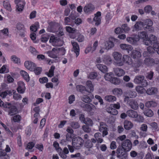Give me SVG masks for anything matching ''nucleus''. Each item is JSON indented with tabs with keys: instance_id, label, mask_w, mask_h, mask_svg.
<instances>
[{
	"instance_id": "nucleus-55",
	"label": "nucleus",
	"mask_w": 159,
	"mask_h": 159,
	"mask_svg": "<svg viewBox=\"0 0 159 159\" xmlns=\"http://www.w3.org/2000/svg\"><path fill=\"white\" fill-rule=\"evenodd\" d=\"M29 50L31 53L34 55H36L38 53V52L36 50L35 48L32 46L30 47Z\"/></svg>"
},
{
	"instance_id": "nucleus-47",
	"label": "nucleus",
	"mask_w": 159,
	"mask_h": 159,
	"mask_svg": "<svg viewBox=\"0 0 159 159\" xmlns=\"http://www.w3.org/2000/svg\"><path fill=\"white\" fill-rule=\"evenodd\" d=\"M110 82L115 84L118 85L120 83V81L117 78L113 77Z\"/></svg>"
},
{
	"instance_id": "nucleus-43",
	"label": "nucleus",
	"mask_w": 159,
	"mask_h": 159,
	"mask_svg": "<svg viewBox=\"0 0 159 159\" xmlns=\"http://www.w3.org/2000/svg\"><path fill=\"white\" fill-rule=\"evenodd\" d=\"M55 68V66H52L49 70V73L47 72L46 73L48 77H51L54 75V71Z\"/></svg>"
},
{
	"instance_id": "nucleus-24",
	"label": "nucleus",
	"mask_w": 159,
	"mask_h": 159,
	"mask_svg": "<svg viewBox=\"0 0 159 159\" xmlns=\"http://www.w3.org/2000/svg\"><path fill=\"white\" fill-rule=\"evenodd\" d=\"M124 127L126 130H129L133 127V123L130 121L125 120L124 122Z\"/></svg>"
},
{
	"instance_id": "nucleus-9",
	"label": "nucleus",
	"mask_w": 159,
	"mask_h": 159,
	"mask_svg": "<svg viewBox=\"0 0 159 159\" xmlns=\"http://www.w3.org/2000/svg\"><path fill=\"white\" fill-rule=\"evenodd\" d=\"M49 42L52 43V45L54 46H61L63 44V42L60 40L59 38L55 37L54 36H52L51 37Z\"/></svg>"
},
{
	"instance_id": "nucleus-52",
	"label": "nucleus",
	"mask_w": 159,
	"mask_h": 159,
	"mask_svg": "<svg viewBox=\"0 0 159 159\" xmlns=\"http://www.w3.org/2000/svg\"><path fill=\"white\" fill-rule=\"evenodd\" d=\"M13 91L14 92L13 95V98L16 100L20 99L22 98L21 95L18 93H16V92H14V90H13Z\"/></svg>"
},
{
	"instance_id": "nucleus-56",
	"label": "nucleus",
	"mask_w": 159,
	"mask_h": 159,
	"mask_svg": "<svg viewBox=\"0 0 159 159\" xmlns=\"http://www.w3.org/2000/svg\"><path fill=\"white\" fill-rule=\"evenodd\" d=\"M70 126L74 129H78L80 126L79 123L76 122H72L70 123Z\"/></svg>"
},
{
	"instance_id": "nucleus-42",
	"label": "nucleus",
	"mask_w": 159,
	"mask_h": 159,
	"mask_svg": "<svg viewBox=\"0 0 159 159\" xmlns=\"http://www.w3.org/2000/svg\"><path fill=\"white\" fill-rule=\"evenodd\" d=\"M81 100L86 103H90L92 102V99L87 95H84L81 98Z\"/></svg>"
},
{
	"instance_id": "nucleus-28",
	"label": "nucleus",
	"mask_w": 159,
	"mask_h": 159,
	"mask_svg": "<svg viewBox=\"0 0 159 159\" xmlns=\"http://www.w3.org/2000/svg\"><path fill=\"white\" fill-rule=\"evenodd\" d=\"M113 94L118 96H120L122 94V90L120 88H116L113 89L112 90Z\"/></svg>"
},
{
	"instance_id": "nucleus-20",
	"label": "nucleus",
	"mask_w": 159,
	"mask_h": 159,
	"mask_svg": "<svg viewBox=\"0 0 159 159\" xmlns=\"http://www.w3.org/2000/svg\"><path fill=\"white\" fill-rule=\"evenodd\" d=\"M95 16L93 18V20L96 22L95 25H98L100 23L101 13L100 11H98L95 14Z\"/></svg>"
},
{
	"instance_id": "nucleus-31",
	"label": "nucleus",
	"mask_w": 159,
	"mask_h": 159,
	"mask_svg": "<svg viewBox=\"0 0 159 159\" xmlns=\"http://www.w3.org/2000/svg\"><path fill=\"white\" fill-rule=\"evenodd\" d=\"M144 25V24L143 22L141 21L137 22L134 25V27L136 30H139Z\"/></svg>"
},
{
	"instance_id": "nucleus-53",
	"label": "nucleus",
	"mask_w": 159,
	"mask_h": 159,
	"mask_svg": "<svg viewBox=\"0 0 159 159\" xmlns=\"http://www.w3.org/2000/svg\"><path fill=\"white\" fill-rule=\"evenodd\" d=\"M16 28L17 29L20 31H25V28L24 25L20 23H18L17 25Z\"/></svg>"
},
{
	"instance_id": "nucleus-58",
	"label": "nucleus",
	"mask_w": 159,
	"mask_h": 159,
	"mask_svg": "<svg viewBox=\"0 0 159 159\" xmlns=\"http://www.w3.org/2000/svg\"><path fill=\"white\" fill-rule=\"evenodd\" d=\"M11 59L12 61H13L16 63H20V59L17 58L15 55H13L11 57Z\"/></svg>"
},
{
	"instance_id": "nucleus-36",
	"label": "nucleus",
	"mask_w": 159,
	"mask_h": 159,
	"mask_svg": "<svg viewBox=\"0 0 159 159\" xmlns=\"http://www.w3.org/2000/svg\"><path fill=\"white\" fill-rule=\"evenodd\" d=\"M144 63L147 65L155 63V60L152 58L148 57L146 58L144 60Z\"/></svg>"
},
{
	"instance_id": "nucleus-10",
	"label": "nucleus",
	"mask_w": 159,
	"mask_h": 159,
	"mask_svg": "<svg viewBox=\"0 0 159 159\" xmlns=\"http://www.w3.org/2000/svg\"><path fill=\"white\" fill-rule=\"evenodd\" d=\"M15 3L16 4L17 11L19 12H22L25 4V2L22 0H15Z\"/></svg>"
},
{
	"instance_id": "nucleus-60",
	"label": "nucleus",
	"mask_w": 159,
	"mask_h": 159,
	"mask_svg": "<svg viewBox=\"0 0 159 159\" xmlns=\"http://www.w3.org/2000/svg\"><path fill=\"white\" fill-rule=\"evenodd\" d=\"M57 50H58V54L60 53L62 55H64L65 53L66 50L63 47L57 48Z\"/></svg>"
},
{
	"instance_id": "nucleus-30",
	"label": "nucleus",
	"mask_w": 159,
	"mask_h": 159,
	"mask_svg": "<svg viewBox=\"0 0 159 159\" xmlns=\"http://www.w3.org/2000/svg\"><path fill=\"white\" fill-rule=\"evenodd\" d=\"M135 61L132 62V66L135 68L139 67L142 64V61L140 59H137Z\"/></svg>"
},
{
	"instance_id": "nucleus-22",
	"label": "nucleus",
	"mask_w": 159,
	"mask_h": 159,
	"mask_svg": "<svg viewBox=\"0 0 159 159\" xmlns=\"http://www.w3.org/2000/svg\"><path fill=\"white\" fill-rule=\"evenodd\" d=\"M122 62H123V65L124 63H126L129 65H130L132 63L131 57L126 55H123L122 59Z\"/></svg>"
},
{
	"instance_id": "nucleus-38",
	"label": "nucleus",
	"mask_w": 159,
	"mask_h": 159,
	"mask_svg": "<svg viewBox=\"0 0 159 159\" xmlns=\"http://www.w3.org/2000/svg\"><path fill=\"white\" fill-rule=\"evenodd\" d=\"M77 90L80 92H83L84 91H86L88 92H89L88 90L86 89L85 86L81 85H78L76 87Z\"/></svg>"
},
{
	"instance_id": "nucleus-62",
	"label": "nucleus",
	"mask_w": 159,
	"mask_h": 159,
	"mask_svg": "<svg viewBox=\"0 0 159 159\" xmlns=\"http://www.w3.org/2000/svg\"><path fill=\"white\" fill-rule=\"evenodd\" d=\"M97 76V74L96 73L93 72L90 73L89 75V78L90 79H94Z\"/></svg>"
},
{
	"instance_id": "nucleus-8",
	"label": "nucleus",
	"mask_w": 159,
	"mask_h": 159,
	"mask_svg": "<svg viewBox=\"0 0 159 159\" xmlns=\"http://www.w3.org/2000/svg\"><path fill=\"white\" fill-rule=\"evenodd\" d=\"M119 146L122 148L129 151L132 148V144L131 141L127 139L122 141L121 145Z\"/></svg>"
},
{
	"instance_id": "nucleus-32",
	"label": "nucleus",
	"mask_w": 159,
	"mask_h": 159,
	"mask_svg": "<svg viewBox=\"0 0 159 159\" xmlns=\"http://www.w3.org/2000/svg\"><path fill=\"white\" fill-rule=\"evenodd\" d=\"M105 99L108 102H113L116 100V98L113 95H108L105 97Z\"/></svg>"
},
{
	"instance_id": "nucleus-46",
	"label": "nucleus",
	"mask_w": 159,
	"mask_h": 159,
	"mask_svg": "<svg viewBox=\"0 0 159 159\" xmlns=\"http://www.w3.org/2000/svg\"><path fill=\"white\" fill-rule=\"evenodd\" d=\"M3 6L4 8L6 9L9 11H11V5L8 1H4L3 2Z\"/></svg>"
},
{
	"instance_id": "nucleus-27",
	"label": "nucleus",
	"mask_w": 159,
	"mask_h": 159,
	"mask_svg": "<svg viewBox=\"0 0 159 159\" xmlns=\"http://www.w3.org/2000/svg\"><path fill=\"white\" fill-rule=\"evenodd\" d=\"M96 66L99 70L103 73H106L107 71V68L105 65L99 64H97Z\"/></svg>"
},
{
	"instance_id": "nucleus-48",
	"label": "nucleus",
	"mask_w": 159,
	"mask_h": 159,
	"mask_svg": "<svg viewBox=\"0 0 159 159\" xmlns=\"http://www.w3.org/2000/svg\"><path fill=\"white\" fill-rule=\"evenodd\" d=\"M143 43L144 44L147 46L151 45L152 44V42L149 38L148 37V38L144 39L143 41Z\"/></svg>"
},
{
	"instance_id": "nucleus-64",
	"label": "nucleus",
	"mask_w": 159,
	"mask_h": 159,
	"mask_svg": "<svg viewBox=\"0 0 159 159\" xmlns=\"http://www.w3.org/2000/svg\"><path fill=\"white\" fill-rule=\"evenodd\" d=\"M121 28L123 30H124L125 32H126L129 30V28L128 27L127 25L126 24H124L121 26Z\"/></svg>"
},
{
	"instance_id": "nucleus-41",
	"label": "nucleus",
	"mask_w": 159,
	"mask_h": 159,
	"mask_svg": "<svg viewBox=\"0 0 159 159\" xmlns=\"http://www.w3.org/2000/svg\"><path fill=\"white\" fill-rule=\"evenodd\" d=\"M128 98H134L137 96V93L135 91L129 90L127 93Z\"/></svg>"
},
{
	"instance_id": "nucleus-11",
	"label": "nucleus",
	"mask_w": 159,
	"mask_h": 159,
	"mask_svg": "<svg viewBox=\"0 0 159 159\" xmlns=\"http://www.w3.org/2000/svg\"><path fill=\"white\" fill-rule=\"evenodd\" d=\"M107 125L103 122L100 123V126H99V129L100 132L102 133V136L104 137L108 134L107 128Z\"/></svg>"
},
{
	"instance_id": "nucleus-51",
	"label": "nucleus",
	"mask_w": 159,
	"mask_h": 159,
	"mask_svg": "<svg viewBox=\"0 0 159 159\" xmlns=\"http://www.w3.org/2000/svg\"><path fill=\"white\" fill-rule=\"evenodd\" d=\"M84 123L88 125L92 126L93 124V120L89 118H86V120L84 121Z\"/></svg>"
},
{
	"instance_id": "nucleus-7",
	"label": "nucleus",
	"mask_w": 159,
	"mask_h": 159,
	"mask_svg": "<svg viewBox=\"0 0 159 159\" xmlns=\"http://www.w3.org/2000/svg\"><path fill=\"white\" fill-rule=\"evenodd\" d=\"M122 148L119 146L118 147L116 152L117 154V157L118 158L123 157L124 158H126L127 157V152L128 151Z\"/></svg>"
},
{
	"instance_id": "nucleus-54",
	"label": "nucleus",
	"mask_w": 159,
	"mask_h": 159,
	"mask_svg": "<svg viewBox=\"0 0 159 159\" xmlns=\"http://www.w3.org/2000/svg\"><path fill=\"white\" fill-rule=\"evenodd\" d=\"M66 28L67 31L69 33H74L76 32L77 31L75 28H72L70 26H67Z\"/></svg>"
},
{
	"instance_id": "nucleus-40",
	"label": "nucleus",
	"mask_w": 159,
	"mask_h": 159,
	"mask_svg": "<svg viewBox=\"0 0 159 159\" xmlns=\"http://www.w3.org/2000/svg\"><path fill=\"white\" fill-rule=\"evenodd\" d=\"M20 74L26 81H29V76L27 72L24 70H21L20 71Z\"/></svg>"
},
{
	"instance_id": "nucleus-33",
	"label": "nucleus",
	"mask_w": 159,
	"mask_h": 159,
	"mask_svg": "<svg viewBox=\"0 0 159 159\" xmlns=\"http://www.w3.org/2000/svg\"><path fill=\"white\" fill-rule=\"evenodd\" d=\"M107 111L108 113L112 115H116L118 113V111L116 109L111 107H109L107 109Z\"/></svg>"
},
{
	"instance_id": "nucleus-63",
	"label": "nucleus",
	"mask_w": 159,
	"mask_h": 159,
	"mask_svg": "<svg viewBox=\"0 0 159 159\" xmlns=\"http://www.w3.org/2000/svg\"><path fill=\"white\" fill-rule=\"evenodd\" d=\"M153 75V72L152 71H150L147 73L146 78L148 79L151 80Z\"/></svg>"
},
{
	"instance_id": "nucleus-61",
	"label": "nucleus",
	"mask_w": 159,
	"mask_h": 159,
	"mask_svg": "<svg viewBox=\"0 0 159 159\" xmlns=\"http://www.w3.org/2000/svg\"><path fill=\"white\" fill-rule=\"evenodd\" d=\"M21 117L19 115H16L13 117V120L15 122H19L21 120Z\"/></svg>"
},
{
	"instance_id": "nucleus-18",
	"label": "nucleus",
	"mask_w": 159,
	"mask_h": 159,
	"mask_svg": "<svg viewBox=\"0 0 159 159\" xmlns=\"http://www.w3.org/2000/svg\"><path fill=\"white\" fill-rule=\"evenodd\" d=\"M25 67L29 70L32 71L34 69L35 65V64L30 61H25L24 63Z\"/></svg>"
},
{
	"instance_id": "nucleus-21",
	"label": "nucleus",
	"mask_w": 159,
	"mask_h": 159,
	"mask_svg": "<svg viewBox=\"0 0 159 159\" xmlns=\"http://www.w3.org/2000/svg\"><path fill=\"white\" fill-rule=\"evenodd\" d=\"M131 56L134 59H139L141 57V54L139 51L135 50L132 51Z\"/></svg>"
},
{
	"instance_id": "nucleus-1",
	"label": "nucleus",
	"mask_w": 159,
	"mask_h": 159,
	"mask_svg": "<svg viewBox=\"0 0 159 159\" xmlns=\"http://www.w3.org/2000/svg\"><path fill=\"white\" fill-rule=\"evenodd\" d=\"M0 107H3L5 111L8 112V115L13 116L18 113V109L16 107L12 105L11 103L5 102L4 103L0 99Z\"/></svg>"
},
{
	"instance_id": "nucleus-34",
	"label": "nucleus",
	"mask_w": 159,
	"mask_h": 159,
	"mask_svg": "<svg viewBox=\"0 0 159 159\" xmlns=\"http://www.w3.org/2000/svg\"><path fill=\"white\" fill-rule=\"evenodd\" d=\"M114 46V43L111 41H107L105 43V48L108 50L112 48Z\"/></svg>"
},
{
	"instance_id": "nucleus-29",
	"label": "nucleus",
	"mask_w": 159,
	"mask_h": 159,
	"mask_svg": "<svg viewBox=\"0 0 159 159\" xmlns=\"http://www.w3.org/2000/svg\"><path fill=\"white\" fill-rule=\"evenodd\" d=\"M157 92V89L156 88L151 87L148 89L147 91V93L150 95L154 94Z\"/></svg>"
},
{
	"instance_id": "nucleus-19",
	"label": "nucleus",
	"mask_w": 159,
	"mask_h": 159,
	"mask_svg": "<svg viewBox=\"0 0 159 159\" xmlns=\"http://www.w3.org/2000/svg\"><path fill=\"white\" fill-rule=\"evenodd\" d=\"M71 44L73 46L74 52L76 54V57H77L79 54L80 48L79 45L76 42L71 41Z\"/></svg>"
},
{
	"instance_id": "nucleus-50",
	"label": "nucleus",
	"mask_w": 159,
	"mask_h": 159,
	"mask_svg": "<svg viewBox=\"0 0 159 159\" xmlns=\"http://www.w3.org/2000/svg\"><path fill=\"white\" fill-rule=\"evenodd\" d=\"M150 126L152 127V130L155 131H158V130L157 124L155 122H153L151 123L150 124Z\"/></svg>"
},
{
	"instance_id": "nucleus-4",
	"label": "nucleus",
	"mask_w": 159,
	"mask_h": 159,
	"mask_svg": "<svg viewBox=\"0 0 159 159\" xmlns=\"http://www.w3.org/2000/svg\"><path fill=\"white\" fill-rule=\"evenodd\" d=\"M79 104L80 107L84 111L90 112L92 110L96 109V107L92 103L85 104L82 102H79Z\"/></svg>"
},
{
	"instance_id": "nucleus-25",
	"label": "nucleus",
	"mask_w": 159,
	"mask_h": 159,
	"mask_svg": "<svg viewBox=\"0 0 159 159\" xmlns=\"http://www.w3.org/2000/svg\"><path fill=\"white\" fill-rule=\"evenodd\" d=\"M120 47L122 50L127 51L128 53H129V51L132 50L133 49L131 45L125 44H120Z\"/></svg>"
},
{
	"instance_id": "nucleus-14",
	"label": "nucleus",
	"mask_w": 159,
	"mask_h": 159,
	"mask_svg": "<svg viewBox=\"0 0 159 159\" xmlns=\"http://www.w3.org/2000/svg\"><path fill=\"white\" fill-rule=\"evenodd\" d=\"M58 152L59 155L62 158L66 159L67 157L66 154H68L69 152L68 148L66 147H65L64 148L63 150H62L61 148H59Z\"/></svg>"
},
{
	"instance_id": "nucleus-5",
	"label": "nucleus",
	"mask_w": 159,
	"mask_h": 159,
	"mask_svg": "<svg viewBox=\"0 0 159 159\" xmlns=\"http://www.w3.org/2000/svg\"><path fill=\"white\" fill-rule=\"evenodd\" d=\"M84 140L80 137L76 138L72 140V143L74 148L77 149H80L83 145Z\"/></svg>"
},
{
	"instance_id": "nucleus-35",
	"label": "nucleus",
	"mask_w": 159,
	"mask_h": 159,
	"mask_svg": "<svg viewBox=\"0 0 159 159\" xmlns=\"http://www.w3.org/2000/svg\"><path fill=\"white\" fill-rule=\"evenodd\" d=\"M103 61L104 63L107 65H110L112 63V60L111 57L109 56H105L103 60Z\"/></svg>"
},
{
	"instance_id": "nucleus-49",
	"label": "nucleus",
	"mask_w": 159,
	"mask_h": 159,
	"mask_svg": "<svg viewBox=\"0 0 159 159\" xmlns=\"http://www.w3.org/2000/svg\"><path fill=\"white\" fill-rule=\"evenodd\" d=\"M82 128L83 130L85 132L89 133L91 131V129L88 125H83Z\"/></svg>"
},
{
	"instance_id": "nucleus-16",
	"label": "nucleus",
	"mask_w": 159,
	"mask_h": 159,
	"mask_svg": "<svg viewBox=\"0 0 159 159\" xmlns=\"http://www.w3.org/2000/svg\"><path fill=\"white\" fill-rule=\"evenodd\" d=\"M18 86L17 88V90L18 93L20 94L23 93L25 91V87L24 83L22 81H20L18 83Z\"/></svg>"
},
{
	"instance_id": "nucleus-12",
	"label": "nucleus",
	"mask_w": 159,
	"mask_h": 159,
	"mask_svg": "<svg viewBox=\"0 0 159 159\" xmlns=\"http://www.w3.org/2000/svg\"><path fill=\"white\" fill-rule=\"evenodd\" d=\"M156 49L153 47L149 46L147 48V51H144L143 55L144 57H148L151 56L155 53Z\"/></svg>"
},
{
	"instance_id": "nucleus-3",
	"label": "nucleus",
	"mask_w": 159,
	"mask_h": 159,
	"mask_svg": "<svg viewBox=\"0 0 159 159\" xmlns=\"http://www.w3.org/2000/svg\"><path fill=\"white\" fill-rule=\"evenodd\" d=\"M134 81L137 84H141L143 87H145L148 85V83L146 80H145L144 76L139 75L136 76Z\"/></svg>"
},
{
	"instance_id": "nucleus-2",
	"label": "nucleus",
	"mask_w": 159,
	"mask_h": 159,
	"mask_svg": "<svg viewBox=\"0 0 159 159\" xmlns=\"http://www.w3.org/2000/svg\"><path fill=\"white\" fill-rule=\"evenodd\" d=\"M138 37L137 36V37L134 38L128 37L126 38V40L129 43L135 44L139 40V38L144 40V39L148 38V36L146 32L143 31L140 32L139 34Z\"/></svg>"
},
{
	"instance_id": "nucleus-57",
	"label": "nucleus",
	"mask_w": 159,
	"mask_h": 159,
	"mask_svg": "<svg viewBox=\"0 0 159 159\" xmlns=\"http://www.w3.org/2000/svg\"><path fill=\"white\" fill-rule=\"evenodd\" d=\"M84 145L87 148H91L93 146V144L91 141L88 140L85 142Z\"/></svg>"
},
{
	"instance_id": "nucleus-45",
	"label": "nucleus",
	"mask_w": 159,
	"mask_h": 159,
	"mask_svg": "<svg viewBox=\"0 0 159 159\" xmlns=\"http://www.w3.org/2000/svg\"><path fill=\"white\" fill-rule=\"evenodd\" d=\"M7 95L11 96L12 95V92L10 91L7 90L2 92L0 94V96L2 98H5Z\"/></svg>"
},
{
	"instance_id": "nucleus-17",
	"label": "nucleus",
	"mask_w": 159,
	"mask_h": 159,
	"mask_svg": "<svg viewBox=\"0 0 159 159\" xmlns=\"http://www.w3.org/2000/svg\"><path fill=\"white\" fill-rule=\"evenodd\" d=\"M95 7L94 5L91 4L86 5L84 7V11L86 13H89L92 12L94 9Z\"/></svg>"
},
{
	"instance_id": "nucleus-6",
	"label": "nucleus",
	"mask_w": 159,
	"mask_h": 159,
	"mask_svg": "<svg viewBox=\"0 0 159 159\" xmlns=\"http://www.w3.org/2000/svg\"><path fill=\"white\" fill-rule=\"evenodd\" d=\"M112 55L118 66H121L123 65V62H122V55L121 53L115 52L112 53Z\"/></svg>"
},
{
	"instance_id": "nucleus-37",
	"label": "nucleus",
	"mask_w": 159,
	"mask_h": 159,
	"mask_svg": "<svg viewBox=\"0 0 159 159\" xmlns=\"http://www.w3.org/2000/svg\"><path fill=\"white\" fill-rule=\"evenodd\" d=\"M144 114L149 117H151L153 116V113L152 111L150 109H147L143 112Z\"/></svg>"
},
{
	"instance_id": "nucleus-44",
	"label": "nucleus",
	"mask_w": 159,
	"mask_h": 159,
	"mask_svg": "<svg viewBox=\"0 0 159 159\" xmlns=\"http://www.w3.org/2000/svg\"><path fill=\"white\" fill-rule=\"evenodd\" d=\"M86 85L89 89V93H91L93 91V87L91 81L88 80L86 82Z\"/></svg>"
},
{
	"instance_id": "nucleus-23",
	"label": "nucleus",
	"mask_w": 159,
	"mask_h": 159,
	"mask_svg": "<svg viewBox=\"0 0 159 159\" xmlns=\"http://www.w3.org/2000/svg\"><path fill=\"white\" fill-rule=\"evenodd\" d=\"M128 116L129 117L133 118H136L138 117V114L137 112L132 110H129L126 112Z\"/></svg>"
},
{
	"instance_id": "nucleus-26",
	"label": "nucleus",
	"mask_w": 159,
	"mask_h": 159,
	"mask_svg": "<svg viewBox=\"0 0 159 159\" xmlns=\"http://www.w3.org/2000/svg\"><path fill=\"white\" fill-rule=\"evenodd\" d=\"M114 71L116 75L121 76L125 74L124 70L120 68H117L114 69Z\"/></svg>"
},
{
	"instance_id": "nucleus-15",
	"label": "nucleus",
	"mask_w": 159,
	"mask_h": 159,
	"mask_svg": "<svg viewBox=\"0 0 159 159\" xmlns=\"http://www.w3.org/2000/svg\"><path fill=\"white\" fill-rule=\"evenodd\" d=\"M57 50V48H53L52 49V51H48L46 52L48 56L50 57L56 58L57 57V54H58Z\"/></svg>"
},
{
	"instance_id": "nucleus-13",
	"label": "nucleus",
	"mask_w": 159,
	"mask_h": 159,
	"mask_svg": "<svg viewBox=\"0 0 159 159\" xmlns=\"http://www.w3.org/2000/svg\"><path fill=\"white\" fill-rule=\"evenodd\" d=\"M127 103L130 108L134 110H137L139 108V104L135 100L130 99L128 101Z\"/></svg>"
},
{
	"instance_id": "nucleus-39",
	"label": "nucleus",
	"mask_w": 159,
	"mask_h": 159,
	"mask_svg": "<svg viewBox=\"0 0 159 159\" xmlns=\"http://www.w3.org/2000/svg\"><path fill=\"white\" fill-rule=\"evenodd\" d=\"M113 76V74L111 72L106 74L104 75V77L106 80L110 82Z\"/></svg>"
},
{
	"instance_id": "nucleus-59",
	"label": "nucleus",
	"mask_w": 159,
	"mask_h": 159,
	"mask_svg": "<svg viewBox=\"0 0 159 159\" xmlns=\"http://www.w3.org/2000/svg\"><path fill=\"white\" fill-rule=\"evenodd\" d=\"M35 73L36 75H39L40 74L42 71V68L40 67H37L35 68L34 70Z\"/></svg>"
}]
</instances>
